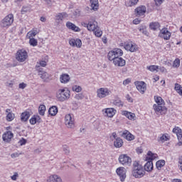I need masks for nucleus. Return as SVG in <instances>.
Instances as JSON below:
<instances>
[{
  "label": "nucleus",
  "mask_w": 182,
  "mask_h": 182,
  "mask_svg": "<svg viewBox=\"0 0 182 182\" xmlns=\"http://www.w3.org/2000/svg\"><path fill=\"white\" fill-rule=\"evenodd\" d=\"M146 69L150 72H159V65H149L146 67Z\"/></svg>",
  "instance_id": "46"
},
{
  "label": "nucleus",
  "mask_w": 182,
  "mask_h": 182,
  "mask_svg": "<svg viewBox=\"0 0 182 182\" xmlns=\"http://www.w3.org/2000/svg\"><path fill=\"white\" fill-rule=\"evenodd\" d=\"M112 61L114 66H117L119 68H123V66H126V60L123 59L122 57L112 58Z\"/></svg>",
  "instance_id": "12"
},
{
  "label": "nucleus",
  "mask_w": 182,
  "mask_h": 182,
  "mask_svg": "<svg viewBox=\"0 0 182 182\" xmlns=\"http://www.w3.org/2000/svg\"><path fill=\"white\" fill-rule=\"evenodd\" d=\"M47 182H62V178L58 175H51L47 179Z\"/></svg>",
  "instance_id": "26"
},
{
  "label": "nucleus",
  "mask_w": 182,
  "mask_h": 182,
  "mask_svg": "<svg viewBox=\"0 0 182 182\" xmlns=\"http://www.w3.org/2000/svg\"><path fill=\"white\" fill-rule=\"evenodd\" d=\"M169 137L170 136H168V134H164L161 136L159 137V141L164 143V141H167V140H169Z\"/></svg>",
  "instance_id": "43"
},
{
  "label": "nucleus",
  "mask_w": 182,
  "mask_h": 182,
  "mask_svg": "<svg viewBox=\"0 0 182 182\" xmlns=\"http://www.w3.org/2000/svg\"><path fill=\"white\" fill-rule=\"evenodd\" d=\"M94 33L97 38H100L102 35H103V31L100 29V27H98L96 28L94 31Z\"/></svg>",
  "instance_id": "45"
},
{
  "label": "nucleus",
  "mask_w": 182,
  "mask_h": 182,
  "mask_svg": "<svg viewBox=\"0 0 182 182\" xmlns=\"http://www.w3.org/2000/svg\"><path fill=\"white\" fill-rule=\"evenodd\" d=\"M73 92H76V93H80V92L82 90V87L79 85H73L72 87Z\"/></svg>",
  "instance_id": "48"
},
{
  "label": "nucleus",
  "mask_w": 182,
  "mask_h": 182,
  "mask_svg": "<svg viewBox=\"0 0 182 182\" xmlns=\"http://www.w3.org/2000/svg\"><path fill=\"white\" fill-rule=\"evenodd\" d=\"M116 109L114 108H105L102 109V113L104 116H107V117H113L114 114H116Z\"/></svg>",
  "instance_id": "16"
},
{
  "label": "nucleus",
  "mask_w": 182,
  "mask_h": 182,
  "mask_svg": "<svg viewBox=\"0 0 182 182\" xmlns=\"http://www.w3.org/2000/svg\"><path fill=\"white\" fill-rule=\"evenodd\" d=\"M173 133H175L177 136L178 140L179 141V146L182 145V130L178 127H175L173 129Z\"/></svg>",
  "instance_id": "17"
},
{
  "label": "nucleus",
  "mask_w": 182,
  "mask_h": 182,
  "mask_svg": "<svg viewBox=\"0 0 182 182\" xmlns=\"http://www.w3.org/2000/svg\"><path fill=\"white\" fill-rule=\"evenodd\" d=\"M19 144L20 146H25V144H26V139H22L19 141Z\"/></svg>",
  "instance_id": "54"
},
{
  "label": "nucleus",
  "mask_w": 182,
  "mask_h": 182,
  "mask_svg": "<svg viewBox=\"0 0 182 182\" xmlns=\"http://www.w3.org/2000/svg\"><path fill=\"white\" fill-rule=\"evenodd\" d=\"M113 105L117 107H123V102L119 98L114 100Z\"/></svg>",
  "instance_id": "42"
},
{
  "label": "nucleus",
  "mask_w": 182,
  "mask_h": 182,
  "mask_svg": "<svg viewBox=\"0 0 182 182\" xmlns=\"http://www.w3.org/2000/svg\"><path fill=\"white\" fill-rule=\"evenodd\" d=\"M132 176L135 178H141L146 176V171L143 168V166L140 165L138 162H134L133 164Z\"/></svg>",
  "instance_id": "3"
},
{
  "label": "nucleus",
  "mask_w": 182,
  "mask_h": 182,
  "mask_svg": "<svg viewBox=\"0 0 182 182\" xmlns=\"http://www.w3.org/2000/svg\"><path fill=\"white\" fill-rule=\"evenodd\" d=\"M139 2V0H129V1H125V5L126 6H134L135 5H137Z\"/></svg>",
  "instance_id": "38"
},
{
  "label": "nucleus",
  "mask_w": 182,
  "mask_h": 182,
  "mask_svg": "<svg viewBox=\"0 0 182 182\" xmlns=\"http://www.w3.org/2000/svg\"><path fill=\"white\" fill-rule=\"evenodd\" d=\"M69 45H70V46H73V48H82V40L79 38H71L69 41Z\"/></svg>",
  "instance_id": "18"
},
{
  "label": "nucleus",
  "mask_w": 182,
  "mask_h": 182,
  "mask_svg": "<svg viewBox=\"0 0 182 182\" xmlns=\"http://www.w3.org/2000/svg\"><path fill=\"white\" fill-rule=\"evenodd\" d=\"M13 137L14 133H12V132L11 131L5 132L2 136V139L4 141H5L6 143H9V141H11Z\"/></svg>",
  "instance_id": "20"
},
{
  "label": "nucleus",
  "mask_w": 182,
  "mask_h": 182,
  "mask_svg": "<svg viewBox=\"0 0 182 182\" xmlns=\"http://www.w3.org/2000/svg\"><path fill=\"white\" fill-rule=\"evenodd\" d=\"M38 33H39V30H38L36 28H34L27 33V37L35 38Z\"/></svg>",
  "instance_id": "32"
},
{
  "label": "nucleus",
  "mask_w": 182,
  "mask_h": 182,
  "mask_svg": "<svg viewBox=\"0 0 182 182\" xmlns=\"http://www.w3.org/2000/svg\"><path fill=\"white\" fill-rule=\"evenodd\" d=\"M56 98L58 102H66V100H69L70 99V90L68 87L59 89L56 92Z\"/></svg>",
  "instance_id": "2"
},
{
  "label": "nucleus",
  "mask_w": 182,
  "mask_h": 182,
  "mask_svg": "<svg viewBox=\"0 0 182 182\" xmlns=\"http://www.w3.org/2000/svg\"><path fill=\"white\" fill-rule=\"evenodd\" d=\"M111 94H112V91L105 87L100 88L97 91V96L100 99H103L105 97H107V96H109V95Z\"/></svg>",
  "instance_id": "9"
},
{
  "label": "nucleus",
  "mask_w": 182,
  "mask_h": 182,
  "mask_svg": "<svg viewBox=\"0 0 182 182\" xmlns=\"http://www.w3.org/2000/svg\"><path fill=\"white\" fill-rule=\"evenodd\" d=\"M159 79H160V77L159 75H157L154 77V82H158V80Z\"/></svg>",
  "instance_id": "62"
},
{
  "label": "nucleus",
  "mask_w": 182,
  "mask_h": 182,
  "mask_svg": "<svg viewBox=\"0 0 182 182\" xmlns=\"http://www.w3.org/2000/svg\"><path fill=\"white\" fill-rule=\"evenodd\" d=\"M69 16V14L66 12H63V13H58L55 16V21H58V22H62L65 18H68Z\"/></svg>",
  "instance_id": "24"
},
{
  "label": "nucleus",
  "mask_w": 182,
  "mask_h": 182,
  "mask_svg": "<svg viewBox=\"0 0 182 182\" xmlns=\"http://www.w3.org/2000/svg\"><path fill=\"white\" fill-rule=\"evenodd\" d=\"M141 21V20H140V18H135L134 21H133V23L134 25H139V23H140V22Z\"/></svg>",
  "instance_id": "57"
},
{
  "label": "nucleus",
  "mask_w": 182,
  "mask_h": 182,
  "mask_svg": "<svg viewBox=\"0 0 182 182\" xmlns=\"http://www.w3.org/2000/svg\"><path fill=\"white\" fill-rule=\"evenodd\" d=\"M164 1V0H154L155 4L156 5V6H160V5L163 4Z\"/></svg>",
  "instance_id": "53"
},
{
  "label": "nucleus",
  "mask_w": 182,
  "mask_h": 182,
  "mask_svg": "<svg viewBox=\"0 0 182 182\" xmlns=\"http://www.w3.org/2000/svg\"><path fill=\"white\" fill-rule=\"evenodd\" d=\"M134 85L137 89V90L141 94L144 95L146 93V90H147V85L146 82L143 81H136Z\"/></svg>",
  "instance_id": "10"
},
{
  "label": "nucleus",
  "mask_w": 182,
  "mask_h": 182,
  "mask_svg": "<svg viewBox=\"0 0 182 182\" xmlns=\"http://www.w3.org/2000/svg\"><path fill=\"white\" fill-rule=\"evenodd\" d=\"M124 49L126 50H129V52H137V50H139V47H137L136 43L129 42L125 44Z\"/></svg>",
  "instance_id": "13"
},
{
  "label": "nucleus",
  "mask_w": 182,
  "mask_h": 182,
  "mask_svg": "<svg viewBox=\"0 0 182 182\" xmlns=\"http://www.w3.org/2000/svg\"><path fill=\"white\" fill-rule=\"evenodd\" d=\"M146 6H140L135 9V14L136 16H143L144 14H146Z\"/></svg>",
  "instance_id": "21"
},
{
  "label": "nucleus",
  "mask_w": 182,
  "mask_h": 182,
  "mask_svg": "<svg viewBox=\"0 0 182 182\" xmlns=\"http://www.w3.org/2000/svg\"><path fill=\"white\" fill-rule=\"evenodd\" d=\"M42 119L39 115H33L29 120L31 124H36L37 123H41Z\"/></svg>",
  "instance_id": "25"
},
{
  "label": "nucleus",
  "mask_w": 182,
  "mask_h": 182,
  "mask_svg": "<svg viewBox=\"0 0 182 182\" xmlns=\"http://www.w3.org/2000/svg\"><path fill=\"white\" fill-rule=\"evenodd\" d=\"M70 80V76L68 74H62L60 77V81L61 83H68Z\"/></svg>",
  "instance_id": "30"
},
{
  "label": "nucleus",
  "mask_w": 182,
  "mask_h": 182,
  "mask_svg": "<svg viewBox=\"0 0 182 182\" xmlns=\"http://www.w3.org/2000/svg\"><path fill=\"white\" fill-rule=\"evenodd\" d=\"M91 8L93 11L99 9V0H90Z\"/></svg>",
  "instance_id": "34"
},
{
  "label": "nucleus",
  "mask_w": 182,
  "mask_h": 182,
  "mask_svg": "<svg viewBox=\"0 0 182 182\" xmlns=\"http://www.w3.org/2000/svg\"><path fill=\"white\" fill-rule=\"evenodd\" d=\"M145 171H153V161H148L144 166Z\"/></svg>",
  "instance_id": "31"
},
{
  "label": "nucleus",
  "mask_w": 182,
  "mask_h": 182,
  "mask_svg": "<svg viewBox=\"0 0 182 182\" xmlns=\"http://www.w3.org/2000/svg\"><path fill=\"white\" fill-rule=\"evenodd\" d=\"M63 151H64L65 154L68 155L70 153V149H69V146H68V145H63Z\"/></svg>",
  "instance_id": "50"
},
{
  "label": "nucleus",
  "mask_w": 182,
  "mask_h": 182,
  "mask_svg": "<svg viewBox=\"0 0 182 182\" xmlns=\"http://www.w3.org/2000/svg\"><path fill=\"white\" fill-rule=\"evenodd\" d=\"M174 89L177 92V93H178V95H180V96L182 97V87H181V85L178 83H176Z\"/></svg>",
  "instance_id": "44"
},
{
  "label": "nucleus",
  "mask_w": 182,
  "mask_h": 182,
  "mask_svg": "<svg viewBox=\"0 0 182 182\" xmlns=\"http://www.w3.org/2000/svg\"><path fill=\"white\" fill-rule=\"evenodd\" d=\"M19 156V154L18 153H14L11 155V159H16Z\"/></svg>",
  "instance_id": "61"
},
{
  "label": "nucleus",
  "mask_w": 182,
  "mask_h": 182,
  "mask_svg": "<svg viewBox=\"0 0 182 182\" xmlns=\"http://www.w3.org/2000/svg\"><path fill=\"white\" fill-rule=\"evenodd\" d=\"M16 59L18 62H25L28 59V52L25 49H20L16 53Z\"/></svg>",
  "instance_id": "5"
},
{
  "label": "nucleus",
  "mask_w": 182,
  "mask_h": 182,
  "mask_svg": "<svg viewBox=\"0 0 182 182\" xmlns=\"http://www.w3.org/2000/svg\"><path fill=\"white\" fill-rule=\"evenodd\" d=\"M157 157V154H153L151 151H148L147 156L146 157V161H153Z\"/></svg>",
  "instance_id": "36"
},
{
  "label": "nucleus",
  "mask_w": 182,
  "mask_h": 182,
  "mask_svg": "<svg viewBox=\"0 0 182 182\" xmlns=\"http://www.w3.org/2000/svg\"><path fill=\"white\" fill-rule=\"evenodd\" d=\"M29 117H31V112L28 111H25L21 114V122H28V120H29Z\"/></svg>",
  "instance_id": "29"
},
{
  "label": "nucleus",
  "mask_w": 182,
  "mask_h": 182,
  "mask_svg": "<svg viewBox=\"0 0 182 182\" xmlns=\"http://www.w3.org/2000/svg\"><path fill=\"white\" fill-rule=\"evenodd\" d=\"M31 9L28 6H23L21 9V14H26V12H29Z\"/></svg>",
  "instance_id": "52"
},
{
  "label": "nucleus",
  "mask_w": 182,
  "mask_h": 182,
  "mask_svg": "<svg viewBox=\"0 0 182 182\" xmlns=\"http://www.w3.org/2000/svg\"><path fill=\"white\" fill-rule=\"evenodd\" d=\"M40 21H41V22H46V18L42 16V17H41Z\"/></svg>",
  "instance_id": "63"
},
{
  "label": "nucleus",
  "mask_w": 182,
  "mask_h": 182,
  "mask_svg": "<svg viewBox=\"0 0 182 182\" xmlns=\"http://www.w3.org/2000/svg\"><path fill=\"white\" fill-rule=\"evenodd\" d=\"M173 68H180V59L176 58L175 60L173 63Z\"/></svg>",
  "instance_id": "49"
},
{
  "label": "nucleus",
  "mask_w": 182,
  "mask_h": 182,
  "mask_svg": "<svg viewBox=\"0 0 182 182\" xmlns=\"http://www.w3.org/2000/svg\"><path fill=\"white\" fill-rule=\"evenodd\" d=\"M172 182H181V179H173Z\"/></svg>",
  "instance_id": "64"
},
{
  "label": "nucleus",
  "mask_w": 182,
  "mask_h": 182,
  "mask_svg": "<svg viewBox=\"0 0 182 182\" xmlns=\"http://www.w3.org/2000/svg\"><path fill=\"white\" fill-rule=\"evenodd\" d=\"M123 137L128 140V141H132V140H134V136L129 131H125L122 134Z\"/></svg>",
  "instance_id": "28"
},
{
  "label": "nucleus",
  "mask_w": 182,
  "mask_h": 182,
  "mask_svg": "<svg viewBox=\"0 0 182 182\" xmlns=\"http://www.w3.org/2000/svg\"><path fill=\"white\" fill-rule=\"evenodd\" d=\"M39 114L41 116L45 115V112H46V107L44 105H41L38 107Z\"/></svg>",
  "instance_id": "41"
},
{
  "label": "nucleus",
  "mask_w": 182,
  "mask_h": 182,
  "mask_svg": "<svg viewBox=\"0 0 182 182\" xmlns=\"http://www.w3.org/2000/svg\"><path fill=\"white\" fill-rule=\"evenodd\" d=\"M158 69H159V70L161 71V72H162V73H164V72H167V70L166 69V68H164V67H160V66H159V68Z\"/></svg>",
  "instance_id": "60"
},
{
  "label": "nucleus",
  "mask_w": 182,
  "mask_h": 182,
  "mask_svg": "<svg viewBox=\"0 0 182 182\" xmlns=\"http://www.w3.org/2000/svg\"><path fill=\"white\" fill-rule=\"evenodd\" d=\"M66 26L70 31H73L74 32H80V28H79L78 26L75 25V23H72L70 21H68L66 23Z\"/></svg>",
  "instance_id": "22"
},
{
  "label": "nucleus",
  "mask_w": 182,
  "mask_h": 182,
  "mask_svg": "<svg viewBox=\"0 0 182 182\" xmlns=\"http://www.w3.org/2000/svg\"><path fill=\"white\" fill-rule=\"evenodd\" d=\"M132 81L130 80V79H127L123 81V85L124 86L129 85V83H130Z\"/></svg>",
  "instance_id": "59"
},
{
  "label": "nucleus",
  "mask_w": 182,
  "mask_h": 182,
  "mask_svg": "<svg viewBox=\"0 0 182 182\" xmlns=\"http://www.w3.org/2000/svg\"><path fill=\"white\" fill-rule=\"evenodd\" d=\"M48 113L50 114V116H56V114H58V107H51L48 110Z\"/></svg>",
  "instance_id": "37"
},
{
  "label": "nucleus",
  "mask_w": 182,
  "mask_h": 182,
  "mask_svg": "<svg viewBox=\"0 0 182 182\" xmlns=\"http://www.w3.org/2000/svg\"><path fill=\"white\" fill-rule=\"evenodd\" d=\"M29 43L31 46H38V40L35 39L33 37L28 38Z\"/></svg>",
  "instance_id": "47"
},
{
  "label": "nucleus",
  "mask_w": 182,
  "mask_h": 182,
  "mask_svg": "<svg viewBox=\"0 0 182 182\" xmlns=\"http://www.w3.org/2000/svg\"><path fill=\"white\" fill-rule=\"evenodd\" d=\"M154 100L156 104L153 105V109L156 114H166L167 108L164 106V100L159 96H154Z\"/></svg>",
  "instance_id": "1"
},
{
  "label": "nucleus",
  "mask_w": 182,
  "mask_h": 182,
  "mask_svg": "<svg viewBox=\"0 0 182 182\" xmlns=\"http://www.w3.org/2000/svg\"><path fill=\"white\" fill-rule=\"evenodd\" d=\"M120 56H123V50L117 48H114L107 54L108 60H109L110 61L113 60V59L116 58H120Z\"/></svg>",
  "instance_id": "4"
},
{
  "label": "nucleus",
  "mask_w": 182,
  "mask_h": 182,
  "mask_svg": "<svg viewBox=\"0 0 182 182\" xmlns=\"http://www.w3.org/2000/svg\"><path fill=\"white\" fill-rule=\"evenodd\" d=\"M149 28L152 31H157L160 28V23L155 21V22H151L149 24Z\"/></svg>",
  "instance_id": "35"
},
{
  "label": "nucleus",
  "mask_w": 182,
  "mask_h": 182,
  "mask_svg": "<svg viewBox=\"0 0 182 182\" xmlns=\"http://www.w3.org/2000/svg\"><path fill=\"white\" fill-rule=\"evenodd\" d=\"M75 99H76V100H82V99H85V95L82 93L77 94L75 96Z\"/></svg>",
  "instance_id": "51"
},
{
  "label": "nucleus",
  "mask_w": 182,
  "mask_h": 182,
  "mask_svg": "<svg viewBox=\"0 0 182 182\" xmlns=\"http://www.w3.org/2000/svg\"><path fill=\"white\" fill-rule=\"evenodd\" d=\"M166 161L164 160H159L156 161V166L158 170H161V167H164Z\"/></svg>",
  "instance_id": "40"
},
{
  "label": "nucleus",
  "mask_w": 182,
  "mask_h": 182,
  "mask_svg": "<svg viewBox=\"0 0 182 182\" xmlns=\"http://www.w3.org/2000/svg\"><path fill=\"white\" fill-rule=\"evenodd\" d=\"M114 146L117 149H120L123 146V139L121 138H117L114 141Z\"/></svg>",
  "instance_id": "33"
},
{
  "label": "nucleus",
  "mask_w": 182,
  "mask_h": 182,
  "mask_svg": "<svg viewBox=\"0 0 182 182\" xmlns=\"http://www.w3.org/2000/svg\"><path fill=\"white\" fill-rule=\"evenodd\" d=\"M138 30L146 36H149V32H147V28L146 27V26H140L138 28Z\"/></svg>",
  "instance_id": "39"
},
{
  "label": "nucleus",
  "mask_w": 182,
  "mask_h": 182,
  "mask_svg": "<svg viewBox=\"0 0 182 182\" xmlns=\"http://www.w3.org/2000/svg\"><path fill=\"white\" fill-rule=\"evenodd\" d=\"M12 23H14V15L9 14L1 21V26H2V28H8L11 26Z\"/></svg>",
  "instance_id": "6"
},
{
  "label": "nucleus",
  "mask_w": 182,
  "mask_h": 182,
  "mask_svg": "<svg viewBox=\"0 0 182 182\" xmlns=\"http://www.w3.org/2000/svg\"><path fill=\"white\" fill-rule=\"evenodd\" d=\"M65 124L68 129H73L75 127V117L73 114H68L65 117Z\"/></svg>",
  "instance_id": "7"
},
{
  "label": "nucleus",
  "mask_w": 182,
  "mask_h": 182,
  "mask_svg": "<svg viewBox=\"0 0 182 182\" xmlns=\"http://www.w3.org/2000/svg\"><path fill=\"white\" fill-rule=\"evenodd\" d=\"M119 161L123 166H130L132 164V158L127 154H122L119 157Z\"/></svg>",
  "instance_id": "11"
},
{
  "label": "nucleus",
  "mask_w": 182,
  "mask_h": 182,
  "mask_svg": "<svg viewBox=\"0 0 182 182\" xmlns=\"http://www.w3.org/2000/svg\"><path fill=\"white\" fill-rule=\"evenodd\" d=\"M17 178H18V173H15L14 176H11V180H13V181H16Z\"/></svg>",
  "instance_id": "56"
},
{
  "label": "nucleus",
  "mask_w": 182,
  "mask_h": 182,
  "mask_svg": "<svg viewBox=\"0 0 182 182\" xmlns=\"http://www.w3.org/2000/svg\"><path fill=\"white\" fill-rule=\"evenodd\" d=\"M98 27L99 26H97V23L94 21L88 23L87 29L88 31H92V32H94V31H96Z\"/></svg>",
  "instance_id": "27"
},
{
  "label": "nucleus",
  "mask_w": 182,
  "mask_h": 182,
  "mask_svg": "<svg viewBox=\"0 0 182 182\" xmlns=\"http://www.w3.org/2000/svg\"><path fill=\"white\" fill-rule=\"evenodd\" d=\"M122 116H125V117H127V119H128L129 120H132L133 122L136 120V114L133 112L124 110V111H122Z\"/></svg>",
  "instance_id": "19"
},
{
  "label": "nucleus",
  "mask_w": 182,
  "mask_h": 182,
  "mask_svg": "<svg viewBox=\"0 0 182 182\" xmlns=\"http://www.w3.org/2000/svg\"><path fill=\"white\" fill-rule=\"evenodd\" d=\"M39 65L40 66H41L42 68H45L46 66V61L45 60H41L39 62Z\"/></svg>",
  "instance_id": "55"
},
{
  "label": "nucleus",
  "mask_w": 182,
  "mask_h": 182,
  "mask_svg": "<svg viewBox=\"0 0 182 182\" xmlns=\"http://www.w3.org/2000/svg\"><path fill=\"white\" fill-rule=\"evenodd\" d=\"M116 173L119 176L122 182L126 180V169L124 167H119L117 169Z\"/></svg>",
  "instance_id": "15"
},
{
  "label": "nucleus",
  "mask_w": 182,
  "mask_h": 182,
  "mask_svg": "<svg viewBox=\"0 0 182 182\" xmlns=\"http://www.w3.org/2000/svg\"><path fill=\"white\" fill-rule=\"evenodd\" d=\"M36 68L40 77L43 79L44 82H46V80H48V79H49V74L43 70V68H40L39 65H36Z\"/></svg>",
  "instance_id": "14"
},
{
  "label": "nucleus",
  "mask_w": 182,
  "mask_h": 182,
  "mask_svg": "<svg viewBox=\"0 0 182 182\" xmlns=\"http://www.w3.org/2000/svg\"><path fill=\"white\" fill-rule=\"evenodd\" d=\"M159 37L164 41H170L171 38V32L168 31L167 28H164L160 30Z\"/></svg>",
  "instance_id": "8"
},
{
  "label": "nucleus",
  "mask_w": 182,
  "mask_h": 182,
  "mask_svg": "<svg viewBox=\"0 0 182 182\" xmlns=\"http://www.w3.org/2000/svg\"><path fill=\"white\" fill-rule=\"evenodd\" d=\"M18 87L19 89H25V87H26V84H25V82L20 83Z\"/></svg>",
  "instance_id": "58"
},
{
  "label": "nucleus",
  "mask_w": 182,
  "mask_h": 182,
  "mask_svg": "<svg viewBox=\"0 0 182 182\" xmlns=\"http://www.w3.org/2000/svg\"><path fill=\"white\" fill-rule=\"evenodd\" d=\"M6 119L7 122H12L15 119V114L12 112L11 109H6Z\"/></svg>",
  "instance_id": "23"
}]
</instances>
